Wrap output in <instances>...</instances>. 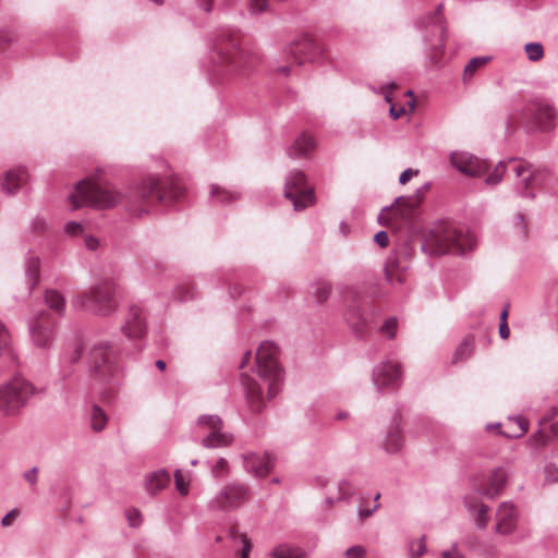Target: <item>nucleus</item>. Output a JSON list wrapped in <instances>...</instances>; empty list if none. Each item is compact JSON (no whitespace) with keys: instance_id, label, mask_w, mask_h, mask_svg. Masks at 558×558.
Masks as SVG:
<instances>
[{"instance_id":"38","label":"nucleus","mask_w":558,"mask_h":558,"mask_svg":"<svg viewBox=\"0 0 558 558\" xmlns=\"http://www.w3.org/2000/svg\"><path fill=\"white\" fill-rule=\"evenodd\" d=\"M310 292L318 303H323L329 298L331 286L327 281L318 280L311 286Z\"/></svg>"},{"instance_id":"53","label":"nucleus","mask_w":558,"mask_h":558,"mask_svg":"<svg viewBox=\"0 0 558 558\" xmlns=\"http://www.w3.org/2000/svg\"><path fill=\"white\" fill-rule=\"evenodd\" d=\"M31 229L36 233H40V232L45 231L46 220L39 216L35 217L31 222Z\"/></svg>"},{"instance_id":"16","label":"nucleus","mask_w":558,"mask_h":558,"mask_svg":"<svg viewBox=\"0 0 558 558\" xmlns=\"http://www.w3.org/2000/svg\"><path fill=\"white\" fill-rule=\"evenodd\" d=\"M442 5L437 7L436 13L428 17L427 27L430 28L433 36L436 37L435 41L425 37L427 48L430 50V59L433 62H437L439 57L445 52L446 43V27L440 15Z\"/></svg>"},{"instance_id":"32","label":"nucleus","mask_w":558,"mask_h":558,"mask_svg":"<svg viewBox=\"0 0 558 558\" xmlns=\"http://www.w3.org/2000/svg\"><path fill=\"white\" fill-rule=\"evenodd\" d=\"M272 558H307V554L299 548L289 545H279L277 546L272 553Z\"/></svg>"},{"instance_id":"13","label":"nucleus","mask_w":558,"mask_h":558,"mask_svg":"<svg viewBox=\"0 0 558 558\" xmlns=\"http://www.w3.org/2000/svg\"><path fill=\"white\" fill-rule=\"evenodd\" d=\"M33 343L38 348H49L54 338V320L43 311L28 323Z\"/></svg>"},{"instance_id":"22","label":"nucleus","mask_w":558,"mask_h":558,"mask_svg":"<svg viewBox=\"0 0 558 558\" xmlns=\"http://www.w3.org/2000/svg\"><path fill=\"white\" fill-rule=\"evenodd\" d=\"M508 473L504 468L495 469L489 477L487 486L480 489V494L488 498L497 497L506 485Z\"/></svg>"},{"instance_id":"44","label":"nucleus","mask_w":558,"mask_h":558,"mask_svg":"<svg viewBox=\"0 0 558 558\" xmlns=\"http://www.w3.org/2000/svg\"><path fill=\"white\" fill-rule=\"evenodd\" d=\"M338 499H349L354 494L353 485L349 481L342 480L338 484Z\"/></svg>"},{"instance_id":"2","label":"nucleus","mask_w":558,"mask_h":558,"mask_svg":"<svg viewBox=\"0 0 558 558\" xmlns=\"http://www.w3.org/2000/svg\"><path fill=\"white\" fill-rule=\"evenodd\" d=\"M209 77L217 83L244 77L258 63V54L241 45L239 31L230 27L218 29L211 51Z\"/></svg>"},{"instance_id":"5","label":"nucleus","mask_w":558,"mask_h":558,"mask_svg":"<svg viewBox=\"0 0 558 558\" xmlns=\"http://www.w3.org/2000/svg\"><path fill=\"white\" fill-rule=\"evenodd\" d=\"M118 294V284L111 280H104L77 294L72 304L77 310L107 317L116 313L119 307Z\"/></svg>"},{"instance_id":"48","label":"nucleus","mask_w":558,"mask_h":558,"mask_svg":"<svg viewBox=\"0 0 558 558\" xmlns=\"http://www.w3.org/2000/svg\"><path fill=\"white\" fill-rule=\"evenodd\" d=\"M365 555L366 549L362 545L352 546L344 551L345 558H364Z\"/></svg>"},{"instance_id":"18","label":"nucleus","mask_w":558,"mask_h":558,"mask_svg":"<svg viewBox=\"0 0 558 558\" xmlns=\"http://www.w3.org/2000/svg\"><path fill=\"white\" fill-rule=\"evenodd\" d=\"M401 380V368L398 363L383 362L373 371V383L379 391L385 388H396Z\"/></svg>"},{"instance_id":"43","label":"nucleus","mask_w":558,"mask_h":558,"mask_svg":"<svg viewBox=\"0 0 558 558\" xmlns=\"http://www.w3.org/2000/svg\"><path fill=\"white\" fill-rule=\"evenodd\" d=\"M174 484L177 490L182 495L185 496L189 494L190 490V480L186 478V476L183 474V472L178 469L174 472Z\"/></svg>"},{"instance_id":"46","label":"nucleus","mask_w":558,"mask_h":558,"mask_svg":"<svg viewBox=\"0 0 558 558\" xmlns=\"http://www.w3.org/2000/svg\"><path fill=\"white\" fill-rule=\"evenodd\" d=\"M125 517L131 527H137L142 524V514L137 509H128Z\"/></svg>"},{"instance_id":"25","label":"nucleus","mask_w":558,"mask_h":558,"mask_svg":"<svg viewBox=\"0 0 558 558\" xmlns=\"http://www.w3.org/2000/svg\"><path fill=\"white\" fill-rule=\"evenodd\" d=\"M315 141L310 134L302 133L288 148V156L292 159L307 157L315 149Z\"/></svg>"},{"instance_id":"36","label":"nucleus","mask_w":558,"mask_h":558,"mask_svg":"<svg viewBox=\"0 0 558 558\" xmlns=\"http://www.w3.org/2000/svg\"><path fill=\"white\" fill-rule=\"evenodd\" d=\"M239 194L221 189L218 185H210V197L213 201L219 204H229L239 198Z\"/></svg>"},{"instance_id":"37","label":"nucleus","mask_w":558,"mask_h":558,"mask_svg":"<svg viewBox=\"0 0 558 558\" xmlns=\"http://www.w3.org/2000/svg\"><path fill=\"white\" fill-rule=\"evenodd\" d=\"M395 206L397 207V209H402V207L405 206L407 209L401 211V215L405 216V215H409L413 210V208L415 207V202L411 197H404V196L397 197L395 203L391 206L383 208L380 215L378 216L379 223H384L383 222L384 213L389 211Z\"/></svg>"},{"instance_id":"19","label":"nucleus","mask_w":558,"mask_h":558,"mask_svg":"<svg viewBox=\"0 0 558 558\" xmlns=\"http://www.w3.org/2000/svg\"><path fill=\"white\" fill-rule=\"evenodd\" d=\"M555 116V108L550 104L541 100H531L522 109L523 119L537 126H545Z\"/></svg>"},{"instance_id":"23","label":"nucleus","mask_w":558,"mask_h":558,"mask_svg":"<svg viewBox=\"0 0 558 558\" xmlns=\"http://www.w3.org/2000/svg\"><path fill=\"white\" fill-rule=\"evenodd\" d=\"M383 447L388 453H398L401 451L403 447V435L399 420L395 418L392 424L389 426Z\"/></svg>"},{"instance_id":"27","label":"nucleus","mask_w":558,"mask_h":558,"mask_svg":"<svg viewBox=\"0 0 558 558\" xmlns=\"http://www.w3.org/2000/svg\"><path fill=\"white\" fill-rule=\"evenodd\" d=\"M87 417L90 428L96 433L104 430L108 423L106 412L98 404H93L90 407Z\"/></svg>"},{"instance_id":"64","label":"nucleus","mask_w":558,"mask_h":558,"mask_svg":"<svg viewBox=\"0 0 558 558\" xmlns=\"http://www.w3.org/2000/svg\"><path fill=\"white\" fill-rule=\"evenodd\" d=\"M85 245L87 246L88 250L94 251L98 247V240L93 236H87L85 239Z\"/></svg>"},{"instance_id":"40","label":"nucleus","mask_w":558,"mask_h":558,"mask_svg":"<svg viewBox=\"0 0 558 558\" xmlns=\"http://www.w3.org/2000/svg\"><path fill=\"white\" fill-rule=\"evenodd\" d=\"M490 60V57H475L472 58L469 63L464 66L463 77L464 81L471 78L475 72L484 66L488 61Z\"/></svg>"},{"instance_id":"4","label":"nucleus","mask_w":558,"mask_h":558,"mask_svg":"<svg viewBox=\"0 0 558 558\" xmlns=\"http://www.w3.org/2000/svg\"><path fill=\"white\" fill-rule=\"evenodd\" d=\"M475 246V236L464 227L439 221L424 235L422 248L428 254H464Z\"/></svg>"},{"instance_id":"61","label":"nucleus","mask_w":558,"mask_h":558,"mask_svg":"<svg viewBox=\"0 0 558 558\" xmlns=\"http://www.w3.org/2000/svg\"><path fill=\"white\" fill-rule=\"evenodd\" d=\"M515 225L520 227L521 232L523 234L526 233V225H525V220H524V215L522 213H518L517 214V216H515Z\"/></svg>"},{"instance_id":"52","label":"nucleus","mask_w":558,"mask_h":558,"mask_svg":"<svg viewBox=\"0 0 558 558\" xmlns=\"http://www.w3.org/2000/svg\"><path fill=\"white\" fill-rule=\"evenodd\" d=\"M441 558H465L459 550L458 545L453 544L449 549L441 553Z\"/></svg>"},{"instance_id":"45","label":"nucleus","mask_w":558,"mask_h":558,"mask_svg":"<svg viewBox=\"0 0 558 558\" xmlns=\"http://www.w3.org/2000/svg\"><path fill=\"white\" fill-rule=\"evenodd\" d=\"M397 325V319L395 317H390L385 320V323L380 327V331L388 338L392 339L396 335Z\"/></svg>"},{"instance_id":"56","label":"nucleus","mask_w":558,"mask_h":558,"mask_svg":"<svg viewBox=\"0 0 558 558\" xmlns=\"http://www.w3.org/2000/svg\"><path fill=\"white\" fill-rule=\"evenodd\" d=\"M17 515H19V511L16 509H12L11 511H9L2 518V521H1L2 526H10L13 523V521L16 519Z\"/></svg>"},{"instance_id":"58","label":"nucleus","mask_w":558,"mask_h":558,"mask_svg":"<svg viewBox=\"0 0 558 558\" xmlns=\"http://www.w3.org/2000/svg\"><path fill=\"white\" fill-rule=\"evenodd\" d=\"M416 173H417V171H416V170L414 171V170H412L411 168L405 169V170L400 174V177H399V183H400V184H405V183H408V182L412 179V177H413L414 174H416Z\"/></svg>"},{"instance_id":"26","label":"nucleus","mask_w":558,"mask_h":558,"mask_svg":"<svg viewBox=\"0 0 558 558\" xmlns=\"http://www.w3.org/2000/svg\"><path fill=\"white\" fill-rule=\"evenodd\" d=\"M171 481V476L168 471L161 469L149 475L146 481V488L149 494L155 495L165 489Z\"/></svg>"},{"instance_id":"55","label":"nucleus","mask_w":558,"mask_h":558,"mask_svg":"<svg viewBox=\"0 0 558 558\" xmlns=\"http://www.w3.org/2000/svg\"><path fill=\"white\" fill-rule=\"evenodd\" d=\"M374 241L376 244H378L380 247H386L389 243L388 233L386 231H378L375 236Z\"/></svg>"},{"instance_id":"14","label":"nucleus","mask_w":558,"mask_h":558,"mask_svg":"<svg viewBox=\"0 0 558 558\" xmlns=\"http://www.w3.org/2000/svg\"><path fill=\"white\" fill-rule=\"evenodd\" d=\"M286 53L296 65H302L305 61H317L320 57L319 48L307 35H301L292 40L287 46Z\"/></svg>"},{"instance_id":"34","label":"nucleus","mask_w":558,"mask_h":558,"mask_svg":"<svg viewBox=\"0 0 558 558\" xmlns=\"http://www.w3.org/2000/svg\"><path fill=\"white\" fill-rule=\"evenodd\" d=\"M508 425L515 426V430L501 432L508 438H519L529 429V422L523 416L509 417Z\"/></svg>"},{"instance_id":"20","label":"nucleus","mask_w":558,"mask_h":558,"mask_svg":"<svg viewBox=\"0 0 558 558\" xmlns=\"http://www.w3.org/2000/svg\"><path fill=\"white\" fill-rule=\"evenodd\" d=\"M518 519L517 507L510 501L501 502L496 510L495 532L500 535H510L515 531Z\"/></svg>"},{"instance_id":"17","label":"nucleus","mask_w":558,"mask_h":558,"mask_svg":"<svg viewBox=\"0 0 558 558\" xmlns=\"http://www.w3.org/2000/svg\"><path fill=\"white\" fill-rule=\"evenodd\" d=\"M451 165L460 172L470 177H481L487 172L489 166L466 151H454L450 155Z\"/></svg>"},{"instance_id":"59","label":"nucleus","mask_w":558,"mask_h":558,"mask_svg":"<svg viewBox=\"0 0 558 558\" xmlns=\"http://www.w3.org/2000/svg\"><path fill=\"white\" fill-rule=\"evenodd\" d=\"M378 507H379V505H378V504H376V505L374 506V508H372V509H364V508H360V509L357 510V515H359V518H360L361 520H364V519H366V518L371 517V515H372V514H373V513L378 509Z\"/></svg>"},{"instance_id":"47","label":"nucleus","mask_w":558,"mask_h":558,"mask_svg":"<svg viewBox=\"0 0 558 558\" xmlns=\"http://www.w3.org/2000/svg\"><path fill=\"white\" fill-rule=\"evenodd\" d=\"M10 335L2 322H0V355L8 350Z\"/></svg>"},{"instance_id":"42","label":"nucleus","mask_w":558,"mask_h":558,"mask_svg":"<svg viewBox=\"0 0 558 558\" xmlns=\"http://www.w3.org/2000/svg\"><path fill=\"white\" fill-rule=\"evenodd\" d=\"M426 537L422 536L416 542L411 541L409 544V557L410 558H420L426 553Z\"/></svg>"},{"instance_id":"28","label":"nucleus","mask_w":558,"mask_h":558,"mask_svg":"<svg viewBox=\"0 0 558 558\" xmlns=\"http://www.w3.org/2000/svg\"><path fill=\"white\" fill-rule=\"evenodd\" d=\"M283 1L284 0H248L247 10L251 15L272 13L275 11V4Z\"/></svg>"},{"instance_id":"3","label":"nucleus","mask_w":558,"mask_h":558,"mask_svg":"<svg viewBox=\"0 0 558 558\" xmlns=\"http://www.w3.org/2000/svg\"><path fill=\"white\" fill-rule=\"evenodd\" d=\"M278 347L274 342H262L256 351V369H252V375L242 374L246 399L254 412H259L265 404V388L268 399L274 398L281 389L283 372L278 362Z\"/></svg>"},{"instance_id":"15","label":"nucleus","mask_w":558,"mask_h":558,"mask_svg":"<svg viewBox=\"0 0 558 558\" xmlns=\"http://www.w3.org/2000/svg\"><path fill=\"white\" fill-rule=\"evenodd\" d=\"M372 312L361 300H354L344 313V317L354 333L362 338L373 326Z\"/></svg>"},{"instance_id":"12","label":"nucleus","mask_w":558,"mask_h":558,"mask_svg":"<svg viewBox=\"0 0 558 558\" xmlns=\"http://www.w3.org/2000/svg\"><path fill=\"white\" fill-rule=\"evenodd\" d=\"M120 329L131 341L143 340L148 331L146 310L138 303L130 304Z\"/></svg>"},{"instance_id":"41","label":"nucleus","mask_w":558,"mask_h":558,"mask_svg":"<svg viewBox=\"0 0 558 558\" xmlns=\"http://www.w3.org/2000/svg\"><path fill=\"white\" fill-rule=\"evenodd\" d=\"M524 51L532 62H537L544 58V47L541 43H527L524 46Z\"/></svg>"},{"instance_id":"8","label":"nucleus","mask_w":558,"mask_h":558,"mask_svg":"<svg viewBox=\"0 0 558 558\" xmlns=\"http://www.w3.org/2000/svg\"><path fill=\"white\" fill-rule=\"evenodd\" d=\"M34 393L35 388L27 379L12 378L0 385V411L5 415L17 414Z\"/></svg>"},{"instance_id":"54","label":"nucleus","mask_w":558,"mask_h":558,"mask_svg":"<svg viewBox=\"0 0 558 558\" xmlns=\"http://www.w3.org/2000/svg\"><path fill=\"white\" fill-rule=\"evenodd\" d=\"M531 439L536 446H544L547 444L549 437L542 430H537L532 435Z\"/></svg>"},{"instance_id":"10","label":"nucleus","mask_w":558,"mask_h":558,"mask_svg":"<svg viewBox=\"0 0 558 558\" xmlns=\"http://www.w3.org/2000/svg\"><path fill=\"white\" fill-rule=\"evenodd\" d=\"M197 425L207 435L202 439V445L206 448L228 447L233 441V436L222 432V420L218 415H202L197 420Z\"/></svg>"},{"instance_id":"49","label":"nucleus","mask_w":558,"mask_h":558,"mask_svg":"<svg viewBox=\"0 0 558 558\" xmlns=\"http://www.w3.org/2000/svg\"><path fill=\"white\" fill-rule=\"evenodd\" d=\"M195 5L202 12L209 14L214 10L215 0H194Z\"/></svg>"},{"instance_id":"11","label":"nucleus","mask_w":558,"mask_h":558,"mask_svg":"<svg viewBox=\"0 0 558 558\" xmlns=\"http://www.w3.org/2000/svg\"><path fill=\"white\" fill-rule=\"evenodd\" d=\"M251 497L247 485L243 483H231L223 486L216 497L210 501V507L219 510H234Z\"/></svg>"},{"instance_id":"50","label":"nucleus","mask_w":558,"mask_h":558,"mask_svg":"<svg viewBox=\"0 0 558 558\" xmlns=\"http://www.w3.org/2000/svg\"><path fill=\"white\" fill-rule=\"evenodd\" d=\"M38 472H39L38 468L33 466L23 474V477L32 486H35L38 482Z\"/></svg>"},{"instance_id":"21","label":"nucleus","mask_w":558,"mask_h":558,"mask_svg":"<svg viewBox=\"0 0 558 558\" xmlns=\"http://www.w3.org/2000/svg\"><path fill=\"white\" fill-rule=\"evenodd\" d=\"M243 464L246 472L256 477H265L275 466V458L265 453H246L243 456Z\"/></svg>"},{"instance_id":"35","label":"nucleus","mask_w":558,"mask_h":558,"mask_svg":"<svg viewBox=\"0 0 558 558\" xmlns=\"http://www.w3.org/2000/svg\"><path fill=\"white\" fill-rule=\"evenodd\" d=\"M385 274H386L387 280L391 284H395V283L401 284L405 279L404 272L400 269L397 260L392 259V258L388 259L386 267H385Z\"/></svg>"},{"instance_id":"30","label":"nucleus","mask_w":558,"mask_h":558,"mask_svg":"<svg viewBox=\"0 0 558 558\" xmlns=\"http://www.w3.org/2000/svg\"><path fill=\"white\" fill-rule=\"evenodd\" d=\"M466 507H468L469 511L474 512L476 526L481 530L485 529L489 521V517H488L489 507L482 502H477L475 505H471V504L466 502Z\"/></svg>"},{"instance_id":"29","label":"nucleus","mask_w":558,"mask_h":558,"mask_svg":"<svg viewBox=\"0 0 558 558\" xmlns=\"http://www.w3.org/2000/svg\"><path fill=\"white\" fill-rule=\"evenodd\" d=\"M25 271L28 278L29 290H33L39 280L40 260L34 255H28L25 260Z\"/></svg>"},{"instance_id":"1","label":"nucleus","mask_w":558,"mask_h":558,"mask_svg":"<svg viewBox=\"0 0 558 558\" xmlns=\"http://www.w3.org/2000/svg\"><path fill=\"white\" fill-rule=\"evenodd\" d=\"M182 194L183 189L175 181L160 180L154 175L143 179L128 194L118 192L113 185L85 179L76 183L74 192L68 196V201L72 210L82 206L106 209L125 203L130 214L142 218L158 204L177 201Z\"/></svg>"},{"instance_id":"9","label":"nucleus","mask_w":558,"mask_h":558,"mask_svg":"<svg viewBox=\"0 0 558 558\" xmlns=\"http://www.w3.org/2000/svg\"><path fill=\"white\" fill-rule=\"evenodd\" d=\"M284 196L293 204L294 210H303L314 204V190L307 184L304 172L290 171L284 184Z\"/></svg>"},{"instance_id":"39","label":"nucleus","mask_w":558,"mask_h":558,"mask_svg":"<svg viewBox=\"0 0 558 558\" xmlns=\"http://www.w3.org/2000/svg\"><path fill=\"white\" fill-rule=\"evenodd\" d=\"M472 351L473 339L471 337H465L454 351L453 363L468 359L472 354Z\"/></svg>"},{"instance_id":"62","label":"nucleus","mask_w":558,"mask_h":558,"mask_svg":"<svg viewBox=\"0 0 558 558\" xmlns=\"http://www.w3.org/2000/svg\"><path fill=\"white\" fill-rule=\"evenodd\" d=\"M389 113L393 120H397L404 113V108L401 107V108L397 109L396 106L393 104H391Z\"/></svg>"},{"instance_id":"6","label":"nucleus","mask_w":558,"mask_h":558,"mask_svg":"<svg viewBox=\"0 0 558 558\" xmlns=\"http://www.w3.org/2000/svg\"><path fill=\"white\" fill-rule=\"evenodd\" d=\"M507 167H511L512 171L515 173L518 179L515 184L517 191L522 196L534 198V193L525 194V191L534 185L542 184L547 177V171L533 169L532 165L525 161L509 159L508 161H499L494 171L485 179V183L487 185H497L501 181Z\"/></svg>"},{"instance_id":"57","label":"nucleus","mask_w":558,"mask_h":558,"mask_svg":"<svg viewBox=\"0 0 558 558\" xmlns=\"http://www.w3.org/2000/svg\"><path fill=\"white\" fill-rule=\"evenodd\" d=\"M14 38L12 31L8 28L0 29V47L4 44L11 43Z\"/></svg>"},{"instance_id":"51","label":"nucleus","mask_w":558,"mask_h":558,"mask_svg":"<svg viewBox=\"0 0 558 558\" xmlns=\"http://www.w3.org/2000/svg\"><path fill=\"white\" fill-rule=\"evenodd\" d=\"M64 231L66 234H70V235H78L80 233H82L83 227L80 222L69 221L64 226Z\"/></svg>"},{"instance_id":"60","label":"nucleus","mask_w":558,"mask_h":558,"mask_svg":"<svg viewBox=\"0 0 558 558\" xmlns=\"http://www.w3.org/2000/svg\"><path fill=\"white\" fill-rule=\"evenodd\" d=\"M546 476L550 478L551 481L558 480V468L555 465H547L545 468Z\"/></svg>"},{"instance_id":"31","label":"nucleus","mask_w":558,"mask_h":558,"mask_svg":"<svg viewBox=\"0 0 558 558\" xmlns=\"http://www.w3.org/2000/svg\"><path fill=\"white\" fill-rule=\"evenodd\" d=\"M229 537L233 542L234 545L241 546V556L240 558H247L251 551V541L248 539L245 533H240L235 527H231L229 530Z\"/></svg>"},{"instance_id":"24","label":"nucleus","mask_w":558,"mask_h":558,"mask_svg":"<svg viewBox=\"0 0 558 558\" xmlns=\"http://www.w3.org/2000/svg\"><path fill=\"white\" fill-rule=\"evenodd\" d=\"M28 178L25 168L10 169L4 173L2 190L4 193L12 195L19 191L22 184Z\"/></svg>"},{"instance_id":"7","label":"nucleus","mask_w":558,"mask_h":558,"mask_svg":"<svg viewBox=\"0 0 558 558\" xmlns=\"http://www.w3.org/2000/svg\"><path fill=\"white\" fill-rule=\"evenodd\" d=\"M120 347L117 341L99 339L93 342L87 355L88 368L99 380H108L118 369Z\"/></svg>"},{"instance_id":"63","label":"nucleus","mask_w":558,"mask_h":558,"mask_svg":"<svg viewBox=\"0 0 558 558\" xmlns=\"http://www.w3.org/2000/svg\"><path fill=\"white\" fill-rule=\"evenodd\" d=\"M499 336L502 339H508L510 336V329L508 323L499 324Z\"/></svg>"},{"instance_id":"33","label":"nucleus","mask_w":558,"mask_h":558,"mask_svg":"<svg viewBox=\"0 0 558 558\" xmlns=\"http://www.w3.org/2000/svg\"><path fill=\"white\" fill-rule=\"evenodd\" d=\"M45 302L51 310H53L58 314L62 315L64 313L65 299L59 291L47 290L45 293Z\"/></svg>"}]
</instances>
